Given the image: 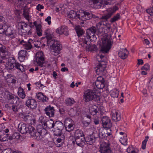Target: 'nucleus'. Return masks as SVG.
Segmentation results:
<instances>
[{
    "label": "nucleus",
    "instance_id": "obj_16",
    "mask_svg": "<svg viewBox=\"0 0 153 153\" xmlns=\"http://www.w3.org/2000/svg\"><path fill=\"white\" fill-rule=\"evenodd\" d=\"M83 15H81L80 20L82 21H85L92 18V13L91 12L83 11Z\"/></svg>",
    "mask_w": 153,
    "mask_h": 153
},
{
    "label": "nucleus",
    "instance_id": "obj_2",
    "mask_svg": "<svg viewBox=\"0 0 153 153\" xmlns=\"http://www.w3.org/2000/svg\"><path fill=\"white\" fill-rule=\"evenodd\" d=\"M97 24L96 27L92 26L90 28L87 29L86 30V33L85 35L82 36L80 38L79 41L80 42L84 41L86 43L87 42L88 44L91 43V38L92 37L94 38L95 36V34L97 31Z\"/></svg>",
    "mask_w": 153,
    "mask_h": 153
},
{
    "label": "nucleus",
    "instance_id": "obj_51",
    "mask_svg": "<svg viewBox=\"0 0 153 153\" xmlns=\"http://www.w3.org/2000/svg\"><path fill=\"white\" fill-rule=\"evenodd\" d=\"M120 15L119 13H117L116 16H114L113 18H112L110 22H113L117 20L120 19Z\"/></svg>",
    "mask_w": 153,
    "mask_h": 153
},
{
    "label": "nucleus",
    "instance_id": "obj_18",
    "mask_svg": "<svg viewBox=\"0 0 153 153\" xmlns=\"http://www.w3.org/2000/svg\"><path fill=\"white\" fill-rule=\"evenodd\" d=\"M100 0H88L89 4L91 6H93L97 9L100 8L101 4L100 2Z\"/></svg>",
    "mask_w": 153,
    "mask_h": 153
},
{
    "label": "nucleus",
    "instance_id": "obj_59",
    "mask_svg": "<svg viewBox=\"0 0 153 153\" xmlns=\"http://www.w3.org/2000/svg\"><path fill=\"white\" fill-rule=\"evenodd\" d=\"M12 109L14 112L16 113H17L18 111L17 106L16 105H13L12 106Z\"/></svg>",
    "mask_w": 153,
    "mask_h": 153
},
{
    "label": "nucleus",
    "instance_id": "obj_47",
    "mask_svg": "<svg viewBox=\"0 0 153 153\" xmlns=\"http://www.w3.org/2000/svg\"><path fill=\"white\" fill-rule=\"evenodd\" d=\"M149 136H148L145 137V140L143 141L142 145V148L143 149H145L146 148V143L149 139Z\"/></svg>",
    "mask_w": 153,
    "mask_h": 153
},
{
    "label": "nucleus",
    "instance_id": "obj_49",
    "mask_svg": "<svg viewBox=\"0 0 153 153\" xmlns=\"http://www.w3.org/2000/svg\"><path fill=\"white\" fill-rule=\"evenodd\" d=\"M121 139L120 140V142L121 143L124 145H126L127 144V139L126 135L124 136L123 138L122 139V138H121Z\"/></svg>",
    "mask_w": 153,
    "mask_h": 153
},
{
    "label": "nucleus",
    "instance_id": "obj_53",
    "mask_svg": "<svg viewBox=\"0 0 153 153\" xmlns=\"http://www.w3.org/2000/svg\"><path fill=\"white\" fill-rule=\"evenodd\" d=\"M91 119H88L86 120H83V123L85 126L87 127L90 124L91 122Z\"/></svg>",
    "mask_w": 153,
    "mask_h": 153
},
{
    "label": "nucleus",
    "instance_id": "obj_5",
    "mask_svg": "<svg viewBox=\"0 0 153 153\" xmlns=\"http://www.w3.org/2000/svg\"><path fill=\"white\" fill-rule=\"evenodd\" d=\"M102 41V45L101 52L105 53H107L111 49L112 45L111 40L109 39L108 36L104 35L101 38Z\"/></svg>",
    "mask_w": 153,
    "mask_h": 153
},
{
    "label": "nucleus",
    "instance_id": "obj_19",
    "mask_svg": "<svg viewBox=\"0 0 153 153\" xmlns=\"http://www.w3.org/2000/svg\"><path fill=\"white\" fill-rule=\"evenodd\" d=\"M112 120L114 121H119L121 119V115L118 112L115 110L111 111Z\"/></svg>",
    "mask_w": 153,
    "mask_h": 153
},
{
    "label": "nucleus",
    "instance_id": "obj_20",
    "mask_svg": "<svg viewBox=\"0 0 153 153\" xmlns=\"http://www.w3.org/2000/svg\"><path fill=\"white\" fill-rule=\"evenodd\" d=\"M128 53V51L126 48L121 49L119 52L118 55L119 57L122 59H125L128 56L127 54Z\"/></svg>",
    "mask_w": 153,
    "mask_h": 153
},
{
    "label": "nucleus",
    "instance_id": "obj_6",
    "mask_svg": "<svg viewBox=\"0 0 153 153\" xmlns=\"http://www.w3.org/2000/svg\"><path fill=\"white\" fill-rule=\"evenodd\" d=\"M44 60L45 59L42 51L38 52L36 53L35 56V59L34 61L35 62H36L37 65L39 66L40 67H45L50 66V64L44 65L45 64Z\"/></svg>",
    "mask_w": 153,
    "mask_h": 153
},
{
    "label": "nucleus",
    "instance_id": "obj_24",
    "mask_svg": "<svg viewBox=\"0 0 153 153\" xmlns=\"http://www.w3.org/2000/svg\"><path fill=\"white\" fill-rule=\"evenodd\" d=\"M27 133H29L32 136L34 137H36L37 135L36 130L33 127L30 125H27Z\"/></svg>",
    "mask_w": 153,
    "mask_h": 153
},
{
    "label": "nucleus",
    "instance_id": "obj_62",
    "mask_svg": "<svg viewBox=\"0 0 153 153\" xmlns=\"http://www.w3.org/2000/svg\"><path fill=\"white\" fill-rule=\"evenodd\" d=\"M96 81H98L100 82H105V80L103 77L101 76H99L97 78V80Z\"/></svg>",
    "mask_w": 153,
    "mask_h": 153
},
{
    "label": "nucleus",
    "instance_id": "obj_10",
    "mask_svg": "<svg viewBox=\"0 0 153 153\" xmlns=\"http://www.w3.org/2000/svg\"><path fill=\"white\" fill-rule=\"evenodd\" d=\"M47 131L45 129H42L41 130L40 132L37 133V135L35 138V139L36 140H40L42 139V138H45V140H47V138L46 137L47 135Z\"/></svg>",
    "mask_w": 153,
    "mask_h": 153
},
{
    "label": "nucleus",
    "instance_id": "obj_42",
    "mask_svg": "<svg viewBox=\"0 0 153 153\" xmlns=\"http://www.w3.org/2000/svg\"><path fill=\"white\" fill-rule=\"evenodd\" d=\"M95 85L99 89H103L105 87L104 82L96 81Z\"/></svg>",
    "mask_w": 153,
    "mask_h": 153
},
{
    "label": "nucleus",
    "instance_id": "obj_22",
    "mask_svg": "<svg viewBox=\"0 0 153 153\" xmlns=\"http://www.w3.org/2000/svg\"><path fill=\"white\" fill-rule=\"evenodd\" d=\"M27 125L25 124L20 123L18 126V130L22 134H26L27 132Z\"/></svg>",
    "mask_w": 153,
    "mask_h": 153
},
{
    "label": "nucleus",
    "instance_id": "obj_17",
    "mask_svg": "<svg viewBox=\"0 0 153 153\" xmlns=\"http://www.w3.org/2000/svg\"><path fill=\"white\" fill-rule=\"evenodd\" d=\"M68 17L72 19H79L80 20L81 15L77 13L73 10H71L68 14Z\"/></svg>",
    "mask_w": 153,
    "mask_h": 153
},
{
    "label": "nucleus",
    "instance_id": "obj_45",
    "mask_svg": "<svg viewBox=\"0 0 153 153\" xmlns=\"http://www.w3.org/2000/svg\"><path fill=\"white\" fill-rule=\"evenodd\" d=\"M7 98L9 100H11L13 99L15 100H18L19 98L18 97H14V95L12 94L11 93H9L7 95Z\"/></svg>",
    "mask_w": 153,
    "mask_h": 153
},
{
    "label": "nucleus",
    "instance_id": "obj_43",
    "mask_svg": "<svg viewBox=\"0 0 153 153\" xmlns=\"http://www.w3.org/2000/svg\"><path fill=\"white\" fill-rule=\"evenodd\" d=\"M14 68L20 70L22 72L25 71L24 67L18 62H16V61L14 65Z\"/></svg>",
    "mask_w": 153,
    "mask_h": 153
},
{
    "label": "nucleus",
    "instance_id": "obj_50",
    "mask_svg": "<svg viewBox=\"0 0 153 153\" xmlns=\"http://www.w3.org/2000/svg\"><path fill=\"white\" fill-rule=\"evenodd\" d=\"M36 97L40 100H42L44 97V95L41 92H39L36 94Z\"/></svg>",
    "mask_w": 153,
    "mask_h": 153
},
{
    "label": "nucleus",
    "instance_id": "obj_36",
    "mask_svg": "<svg viewBox=\"0 0 153 153\" xmlns=\"http://www.w3.org/2000/svg\"><path fill=\"white\" fill-rule=\"evenodd\" d=\"M64 128V125L62 122L60 121H56L55 123L54 128V129H59L60 130L63 129Z\"/></svg>",
    "mask_w": 153,
    "mask_h": 153
},
{
    "label": "nucleus",
    "instance_id": "obj_56",
    "mask_svg": "<svg viewBox=\"0 0 153 153\" xmlns=\"http://www.w3.org/2000/svg\"><path fill=\"white\" fill-rule=\"evenodd\" d=\"M45 118L41 116L39 117V122L42 123V125H44V123H45Z\"/></svg>",
    "mask_w": 153,
    "mask_h": 153
},
{
    "label": "nucleus",
    "instance_id": "obj_32",
    "mask_svg": "<svg viewBox=\"0 0 153 153\" xmlns=\"http://www.w3.org/2000/svg\"><path fill=\"white\" fill-rule=\"evenodd\" d=\"M102 143L100 146V150L106 149L108 147H110V143L108 140H106V141H101Z\"/></svg>",
    "mask_w": 153,
    "mask_h": 153
},
{
    "label": "nucleus",
    "instance_id": "obj_41",
    "mask_svg": "<svg viewBox=\"0 0 153 153\" xmlns=\"http://www.w3.org/2000/svg\"><path fill=\"white\" fill-rule=\"evenodd\" d=\"M65 127L66 131L70 132L74 129V125L72 123H70L68 125L66 123L65 124Z\"/></svg>",
    "mask_w": 153,
    "mask_h": 153
},
{
    "label": "nucleus",
    "instance_id": "obj_8",
    "mask_svg": "<svg viewBox=\"0 0 153 153\" xmlns=\"http://www.w3.org/2000/svg\"><path fill=\"white\" fill-rule=\"evenodd\" d=\"M103 127L107 129H109L111 127V120L107 116H103L101 119Z\"/></svg>",
    "mask_w": 153,
    "mask_h": 153
},
{
    "label": "nucleus",
    "instance_id": "obj_25",
    "mask_svg": "<svg viewBox=\"0 0 153 153\" xmlns=\"http://www.w3.org/2000/svg\"><path fill=\"white\" fill-rule=\"evenodd\" d=\"M107 11L108 12L107 14L104 15L100 18L101 19L104 20L105 22L107 21L111 17L114 12L111 9H108Z\"/></svg>",
    "mask_w": 153,
    "mask_h": 153
},
{
    "label": "nucleus",
    "instance_id": "obj_61",
    "mask_svg": "<svg viewBox=\"0 0 153 153\" xmlns=\"http://www.w3.org/2000/svg\"><path fill=\"white\" fill-rule=\"evenodd\" d=\"M152 86L153 84L152 82H151L150 80L149 82V84L148 85V88L149 90L151 92H152L153 89H152Z\"/></svg>",
    "mask_w": 153,
    "mask_h": 153
},
{
    "label": "nucleus",
    "instance_id": "obj_27",
    "mask_svg": "<svg viewBox=\"0 0 153 153\" xmlns=\"http://www.w3.org/2000/svg\"><path fill=\"white\" fill-rule=\"evenodd\" d=\"M99 110L98 108L96 105H93L90 107L89 109V112L93 115L96 114Z\"/></svg>",
    "mask_w": 153,
    "mask_h": 153
},
{
    "label": "nucleus",
    "instance_id": "obj_13",
    "mask_svg": "<svg viewBox=\"0 0 153 153\" xmlns=\"http://www.w3.org/2000/svg\"><path fill=\"white\" fill-rule=\"evenodd\" d=\"M45 113L49 117H53L54 115L55 110L53 107L51 105L47 106L44 109Z\"/></svg>",
    "mask_w": 153,
    "mask_h": 153
},
{
    "label": "nucleus",
    "instance_id": "obj_38",
    "mask_svg": "<svg viewBox=\"0 0 153 153\" xmlns=\"http://www.w3.org/2000/svg\"><path fill=\"white\" fill-rule=\"evenodd\" d=\"M119 91L116 89H114L110 91V93L111 96L114 98H117L119 94Z\"/></svg>",
    "mask_w": 153,
    "mask_h": 153
},
{
    "label": "nucleus",
    "instance_id": "obj_28",
    "mask_svg": "<svg viewBox=\"0 0 153 153\" xmlns=\"http://www.w3.org/2000/svg\"><path fill=\"white\" fill-rule=\"evenodd\" d=\"M55 123L51 119H49L44 123V126L48 128H51L54 127Z\"/></svg>",
    "mask_w": 153,
    "mask_h": 153
},
{
    "label": "nucleus",
    "instance_id": "obj_60",
    "mask_svg": "<svg viewBox=\"0 0 153 153\" xmlns=\"http://www.w3.org/2000/svg\"><path fill=\"white\" fill-rule=\"evenodd\" d=\"M5 47L2 45L0 44V51L2 53H5Z\"/></svg>",
    "mask_w": 153,
    "mask_h": 153
},
{
    "label": "nucleus",
    "instance_id": "obj_23",
    "mask_svg": "<svg viewBox=\"0 0 153 153\" xmlns=\"http://www.w3.org/2000/svg\"><path fill=\"white\" fill-rule=\"evenodd\" d=\"M75 139L76 143L78 146H82L84 145L85 141L84 136Z\"/></svg>",
    "mask_w": 153,
    "mask_h": 153
},
{
    "label": "nucleus",
    "instance_id": "obj_33",
    "mask_svg": "<svg viewBox=\"0 0 153 153\" xmlns=\"http://www.w3.org/2000/svg\"><path fill=\"white\" fill-rule=\"evenodd\" d=\"M75 30L78 37H80V38L84 33V31L82 27L80 26H77L75 27Z\"/></svg>",
    "mask_w": 153,
    "mask_h": 153
},
{
    "label": "nucleus",
    "instance_id": "obj_58",
    "mask_svg": "<svg viewBox=\"0 0 153 153\" xmlns=\"http://www.w3.org/2000/svg\"><path fill=\"white\" fill-rule=\"evenodd\" d=\"M14 12L18 18L20 17L21 12L20 10H16L14 11Z\"/></svg>",
    "mask_w": 153,
    "mask_h": 153
},
{
    "label": "nucleus",
    "instance_id": "obj_54",
    "mask_svg": "<svg viewBox=\"0 0 153 153\" xmlns=\"http://www.w3.org/2000/svg\"><path fill=\"white\" fill-rule=\"evenodd\" d=\"M150 66L148 64H146L144 65L141 68V70H144L147 71L149 69Z\"/></svg>",
    "mask_w": 153,
    "mask_h": 153
},
{
    "label": "nucleus",
    "instance_id": "obj_26",
    "mask_svg": "<svg viewBox=\"0 0 153 153\" xmlns=\"http://www.w3.org/2000/svg\"><path fill=\"white\" fill-rule=\"evenodd\" d=\"M27 53L25 50H22L19 53V58L21 61H23L25 57L27 56Z\"/></svg>",
    "mask_w": 153,
    "mask_h": 153
},
{
    "label": "nucleus",
    "instance_id": "obj_48",
    "mask_svg": "<svg viewBox=\"0 0 153 153\" xmlns=\"http://www.w3.org/2000/svg\"><path fill=\"white\" fill-rule=\"evenodd\" d=\"M101 153H111L112 151L110 147H108L106 149L100 150Z\"/></svg>",
    "mask_w": 153,
    "mask_h": 153
},
{
    "label": "nucleus",
    "instance_id": "obj_40",
    "mask_svg": "<svg viewBox=\"0 0 153 153\" xmlns=\"http://www.w3.org/2000/svg\"><path fill=\"white\" fill-rule=\"evenodd\" d=\"M18 94V95L22 99H24L25 98L26 95L25 91L23 88H19Z\"/></svg>",
    "mask_w": 153,
    "mask_h": 153
},
{
    "label": "nucleus",
    "instance_id": "obj_3",
    "mask_svg": "<svg viewBox=\"0 0 153 153\" xmlns=\"http://www.w3.org/2000/svg\"><path fill=\"white\" fill-rule=\"evenodd\" d=\"M100 98L97 91L95 90V89L93 90H87L84 95V100L86 102L92 100L96 101V100H99Z\"/></svg>",
    "mask_w": 153,
    "mask_h": 153
},
{
    "label": "nucleus",
    "instance_id": "obj_4",
    "mask_svg": "<svg viewBox=\"0 0 153 153\" xmlns=\"http://www.w3.org/2000/svg\"><path fill=\"white\" fill-rule=\"evenodd\" d=\"M0 24V33L5 35L11 39L16 38V35L11 27H8L6 25Z\"/></svg>",
    "mask_w": 153,
    "mask_h": 153
},
{
    "label": "nucleus",
    "instance_id": "obj_44",
    "mask_svg": "<svg viewBox=\"0 0 153 153\" xmlns=\"http://www.w3.org/2000/svg\"><path fill=\"white\" fill-rule=\"evenodd\" d=\"M66 104L67 105H71L74 104L75 102L73 98H68L65 100Z\"/></svg>",
    "mask_w": 153,
    "mask_h": 153
},
{
    "label": "nucleus",
    "instance_id": "obj_11",
    "mask_svg": "<svg viewBox=\"0 0 153 153\" xmlns=\"http://www.w3.org/2000/svg\"><path fill=\"white\" fill-rule=\"evenodd\" d=\"M19 28L21 30L22 32L24 33H27V31L29 30L32 27L24 22H20L18 23Z\"/></svg>",
    "mask_w": 153,
    "mask_h": 153
},
{
    "label": "nucleus",
    "instance_id": "obj_37",
    "mask_svg": "<svg viewBox=\"0 0 153 153\" xmlns=\"http://www.w3.org/2000/svg\"><path fill=\"white\" fill-rule=\"evenodd\" d=\"M84 136L83 132L82 130L77 129L75 132V138L84 137Z\"/></svg>",
    "mask_w": 153,
    "mask_h": 153
},
{
    "label": "nucleus",
    "instance_id": "obj_29",
    "mask_svg": "<svg viewBox=\"0 0 153 153\" xmlns=\"http://www.w3.org/2000/svg\"><path fill=\"white\" fill-rule=\"evenodd\" d=\"M95 139L96 138L93 136H88L86 137L85 142L87 144L92 145L95 142Z\"/></svg>",
    "mask_w": 153,
    "mask_h": 153
},
{
    "label": "nucleus",
    "instance_id": "obj_21",
    "mask_svg": "<svg viewBox=\"0 0 153 153\" xmlns=\"http://www.w3.org/2000/svg\"><path fill=\"white\" fill-rule=\"evenodd\" d=\"M23 116V119L25 121L29 123H32L31 121L32 120L33 122L35 121L34 119H32L31 115L29 114H26L24 113H22L21 114Z\"/></svg>",
    "mask_w": 153,
    "mask_h": 153
},
{
    "label": "nucleus",
    "instance_id": "obj_30",
    "mask_svg": "<svg viewBox=\"0 0 153 153\" xmlns=\"http://www.w3.org/2000/svg\"><path fill=\"white\" fill-rule=\"evenodd\" d=\"M106 130H104L99 131L98 135L100 139L101 140V141H106V140H107V137L106 135Z\"/></svg>",
    "mask_w": 153,
    "mask_h": 153
},
{
    "label": "nucleus",
    "instance_id": "obj_57",
    "mask_svg": "<svg viewBox=\"0 0 153 153\" xmlns=\"http://www.w3.org/2000/svg\"><path fill=\"white\" fill-rule=\"evenodd\" d=\"M108 129V130L106 131V135L107 137V139H108L109 136L111 135L112 134V132L111 130L110 129V128Z\"/></svg>",
    "mask_w": 153,
    "mask_h": 153
},
{
    "label": "nucleus",
    "instance_id": "obj_39",
    "mask_svg": "<svg viewBox=\"0 0 153 153\" xmlns=\"http://www.w3.org/2000/svg\"><path fill=\"white\" fill-rule=\"evenodd\" d=\"M29 9L28 8H24L23 9V15L24 17L27 20L29 19Z\"/></svg>",
    "mask_w": 153,
    "mask_h": 153
},
{
    "label": "nucleus",
    "instance_id": "obj_15",
    "mask_svg": "<svg viewBox=\"0 0 153 153\" xmlns=\"http://www.w3.org/2000/svg\"><path fill=\"white\" fill-rule=\"evenodd\" d=\"M16 60L14 57H11L5 65L7 69L12 70L14 68V65Z\"/></svg>",
    "mask_w": 153,
    "mask_h": 153
},
{
    "label": "nucleus",
    "instance_id": "obj_35",
    "mask_svg": "<svg viewBox=\"0 0 153 153\" xmlns=\"http://www.w3.org/2000/svg\"><path fill=\"white\" fill-rule=\"evenodd\" d=\"M32 41V40L29 39L27 42L23 44V47L27 50L30 49L32 48V45L31 43Z\"/></svg>",
    "mask_w": 153,
    "mask_h": 153
},
{
    "label": "nucleus",
    "instance_id": "obj_55",
    "mask_svg": "<svg viewBox=\"0 0 153 153\" xmlns=\"http://www.w3.org/2000/svg\"><path fill=\"white\" fill-rule=\"evenodd\" d=\"M153 7L149 9L146 10V12L147 13L149 14L150 16H152L153 15Z\"/></svg>",
    "mask_w": 153,
    "mask_h": 153
},
{
    "label": "nucleus",
    "instance_id": "obj_12",
    "mask_svg": "<svg viewBox=\"0 0 153 153\" xmlns=\"http://www.w3.org/2000/svg\"><path fill=\"white\" fill-rule=\"evenodd\" d=\"M81 42H82L80 44V45H81L82 47L86 48L88 51H97L98 49L96 46L95 45H90L91 43L88 44L87 42L86 43L84 41H81Z\"/></svg>",
    "mask_w": 153,
    "mask_h": 153
},
{
    "label": "nucleus",
    "instance_id": "obj_31",
    "mask_svg": "<svg viewBox=\"0 0 153 153\" xmlns=\"http://www.w3.org/2000/svg\"><path fill=\"white\" fill-rule=\"evenodd\" d=\"M33 24L34 25H33L31 27H34V25H35L37 35L39 36H41L42 35V30L41 29L42 26L40 24L37 25V23L36 21L33 22Z\"/></svg>",
    "mask_w": 153,
    "mask_h": 153
},
{
    "label": "nucleus",
    "instance_id": "obj_52",
    "mask_svg": "<svg viewBox=\"0 0 153 153\" xmlns=\"http://www.w3.org/2000/svg\"><path fill=\"white\" fill-rule=\"evenodd\" d=\"M100 2L101 4L100 6V8L103 7H106V5L108 4L109 3V2L105 1H100Z\"/></svg>",
    "mask_w": 153,
    "mask_h": 153
},
{
    "label": "nucleus",
    "instance_id": "obj_64",
    "mask_svg": "<svg viewBox=\"0 0 153 153\" xmlns=\"http://www.w3.org/2000/svg\"><path fill=\"white\" fill-rule=\"evenodd\" d=\"M43 8L44 6L40 4H38L36 7V9L39 11H40L41 9Z\"/></svg>",
    "mask_w": 153,
    "mask_h": 153
},
{
    "label": "nucleus",
    "instance_id": "obj_1",
    "mask_svg": "<svg viewBox=\"0 0 153 153\" xmlns=\"http://www.w3.org/2000/svg\"><path fill=\"white\" fill-rule=\"evenodd\" d=\"M45 34L46 38L48 45L51 46V48L53 50V54L55 56L58 55L60 53L62 48L60 42L57 40L52 39L53 36L50 33L49 30H45Z\"/></svg>",
    "mask_w": 153,
    "mask_h": 153
},
{
    "label": "nucleus",
    "instance_id": "obj_9",
    "mask_svg": "<svg viewBox=\"0 0 153 153\" xmlns=\"http://www.w3.org/2000/svg\"><path fill=\"white\" fill-rule=\"evenodd\" d=\"M106 67V64L105 62L99 63L97 66V69L95 70L97 74L98 75L103 74L105 71Z\"/></svg>",
    "mask_w": 153,
    "mask_h": 153
},
{
    "label": "nucleus",
    "instance_id": "obj_63",
    "mask_svg": "<svg viewBox=\"0 0 153 153\" xmlns=\"http://www.w3.org/2000/svg\"><path fill=\"white\" fill-rule=\"evenodd\" d=\"M44 128H43L42 126L41 125H39L37 126V130L38 131V133L39 132H40L41 130Z\"/></svg>",
    "mask_w": 153,
    "mask_h": 153
},
{
    "label": "nucleus",
    "instance_id": "obj_7",
    "mask_svg": "<svg viewBox=\"0 0 153 153\" xmlns=\"http://www.w3.org/2000/svg\"><path fill=\"white\" fill-rule=\"evenodd\" d=\"M25 105L28 108L32 109L36 108L37 106V102L36 100L29 97L26 100Z\"/></svg>",
    "mask_w": 153,
    "mask_h": 153
},
{
    "label": "nucleus",
    "instance_id": "obj_14",
    "mask_svg": "<svg viewBox=\"0 0 153 153\" xmlns=\"http://www.w3.org/2000/svg\"><path fill=\"white\" fill-rule=\"evenodd\" d=\"M57 33L59 34H64L67 36L69 35V31L68 28L66 26H63L58 28L56 30Z\"/></svg>",
    "mask_w": 153,
    "mask_h": 153
},
{
    "label": "nucleus",
    "instance_id": "obj_46",
    "mask_svg": "<svg viewBox=\"0 0 153 153\" xmlns=\"http://www.w3.org/2000/svg\"><path fill=\"white\" fill-rule=\"evenodd\" d=\"M62 130H60L59 129H54V135L57 136H60L62 134Z\"/></svg>",
    "mask_w": 153,
    "mask_h": 153
},
{
    "label": "nucleus",
    "instance_id": "obj_34",
    "mask_svg": "<svg viewBox=\"0 0 153 153\" xmlns=\"http://www.w3.org/2000/svg\"><path fill=\"white\" fill-rule=\"evenodd\" d=\"M71 112H73L74 113L71 114V116H78L80 112V108L79 107H74L73 109L70 110Z\"/></svg>",
    "mask_w": 153,
    "mask_h": 153
}]
</instances>
